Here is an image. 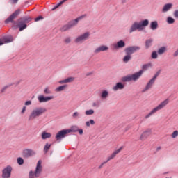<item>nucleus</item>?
I'll use <instances>...</instances> for the list:
<instances>
[{
    "mask_svg": "<svg viewBox=\"0 0 178 178\" xmlns=\"http://www.w3.org/2000/svg\"><path fill=\"white\" fill-rule=\"evenodd\" d=\"M113 158H114V157H113V156H112V154L110 155V156L107 158V160H106L105 162H104L103 163H102L101 166H103L104 165H105V163H108V162H109V161L113 159Z\"/></svg>",
    "mask_w": 178,
    "mask_h": 178,
    "instance_id": "a18cd8bd",
    "label": "nucleus"
},
{
    "mask_svg": "<svg viewBox=\"0 0 178 178\" xmlns=\"http://www.w3.org/2000/svg\"><path fill=\"white\" fill-rule=\"evenodd\" d=\"M18 1L19 0H10V3L13 4L17 3Z\"/></svg>",
    "mask_w": 178,
    "mask_h": 178,
    "instance_id": "5fc2aeb1",
    "label": "nucleus"
},
{
    "mask_svg": "<svg viewBox=\"0 0 178 178\" xmlns=\"http://www.w3.org/2000/svg\"><path fill=\"white\" fill-rule=\"evenodd\" d=\"M12 175V166L8 165L2 170V178H10Z\"/></svg>",
    "mask_w": 178,
    "mask_h": 178,
    "instance_id": "ddd939ff",
    "label": "nucleus"
},
{
    "mask_svg": "<svg viewBox=\"0 0 178 178\" xmlns=\"http://www.w3.org/2000/svg\"><path fill=\"white\" fill-rule=\"evenodd\" d=\"M152 59H158V52L153 51L151 54Z\"/></svg>",
    "mask_w": 178,
    "mask_h": 178,
    "instance_id": "c03bdc74",
    "label": "nucleus"
},
{
    "mask_svg": "<svg viewBox=\"0 0 178 178\" xmlns=\"http://www.w3.org/2000/svg\"><path fill=\"white\" fill-rule=\"evenodd\" d=\"M140 49L141 47L138 46H131L125 49V52L129 55H133L134 52H137V51H140Z\"/></svg>",
    "mask_w": 178,
    "mask_h": 178,
    "instance_id": "4468645a",
    "label": "nucleus"
},
{
    "mask_svg": "<svg viewBox=\"0 0 178 178\" xmlns=\"http://www.w3.org/2000/svg\"><path fill=\"white\" fill-rule=\"evenodd\" d=\"M156 77H158V74H156L152 79H151L146 84L145 87L143 89L142 92H147L148 90H151L152 86L155 83V80H156Z\"/></svg>",
    "mask_w": 178,
    "mask_h": 178,
    "instance_id": "6e6552de",
    "label": "nucleus"
},
{
    "mask_svg": "<svg viewBox=\"0 0 178 178\" xmlns=\"http://www.w3.org/2000/svg\"><path fill=\"white\" fill-rule=\"evenodd\" d=\"M67 134H69L67 129H63L61 131H59L56 135V141L60 143V141H62V139L65 138V137H66Z\"/></svg>",
    "mask_w": 178,
    "mask_h": 178,
    "instance_id": "9d476101",
    "label": "nucleus"
},
{
    "mask_svg": "<svg viewBox=\"0 0 178 178\" xmlns=\"http://www.w3.org/2000/svg\"><path fill=\"white\" fill-rule=\"evenodd\" d=\"M143 73H144V70H140L136 73L122 77V81L124 83H127V81H137L143 76Z\"/></svg>",
    "mask_w": 178,
    "mask_h": 178,
    "instance_id": "423d86ee",
    "label": "nucleus"
},
{
    "mask_svg": "<svg viewBox=\"0 0 178 178\" xmlns=\"http://www.w3.org/2000/svg\"><path fill=\"white\" fill-rule=\"evenodd\" d=\"M44 94H47V95H49V94L52 93V92L51 91V89L48 86L44 88Z\"/></svg>",
    "mask_w": 178,
    "mask_h": 178,
    "instance_id": "37998d69",
    "label": "nucleus"
},
{
    "mask_svg": "<svg viewBox=\"0 0 178 178\" xmlns=\"http://www.w3.org/2000/svg\"><path fill=\"white\" fill-rule=\"evenodd\" d=\"M50 149H51V144L46 143L44 147V154H47L49 151Z\"/></svg>",
    "mask_w": 178,
    "mask_h": 178,
    "instance_id": "e433bc0d",
    "label": "nucleus"
},
{
    "mask_svg": "<svg viewBox=\"0 0 178 178\" xmlns=\"http://www.w3.org/2000/svg\"><path fill=\"white\" fill-rule=\"evenodd\" d=\"M29 22H31V18H25L19 19L18 24L19 31H23V30L27 29V24H26V23Z\"/></svg>",
    "mask_w": 178,
    "mask_h": 178,
    "instance_id": "1a4fd4ad",
    "label": "nucleus"
},
{
    "mask_svg": "<svg viewBox=\"0 0 178 178\" xmlns=\"http://www.w3.org/2000/svg\"><path fill=\"white\" fill-rule=\"evenodd\" d=\"M32 104L33 102H31V100H28L25 102L24 105L25 106H30V105H31Z\"/></svg>",
    "mask_w": 178,
    "mask_h": 178,
    "instance_id": "8fccbe9b",
    "label": "nucleus"
},
{
    "mask_svg": "<svg viewBox=\"0 0 178 178\" xmlns=\"http://www.w3.org/2000/svg\"><path fill=\"white\" fill-rule=\"evenodd\" d=\"M149 67H152V64L151 63H147V64H145L142 66V69L141 70H148V69H149Z\"/></svg>",
    "mask_w": 178,
    "mask_h": 178,
    "instance_id": "f704fd0d",
    "label": "nucleus"
},
{
    "mask_svg": "<svg viewBox=\"0 0 178 178\" xmlns=\"http://www.w3.org/2000/svg\"><path fill=\"white\" fill-rule=\"evenodd\" d=\"M86 127H90V126H94L95 124V121L94 120H89L88 121H86L85 123Z\"/></svg>",
    "mask_w": 178,
    "mask_h": 178,
    "instance_id": "473e14b6",
    "label": "nucleus"
},
{
    "mask_svg": "<svg viewBox=\"0 0 178 178\" xmlns=\"http://www.w3.org/2000/svg\"><path fill=\"white\" fill-rule=\"evenodd\" d=\"M109 51V47L107 45H100L94 50V54H99L100 52H105Z\"/></svg>",
    "mask_w": 178,
    "mask_h": 178,
    "instance_id": "f3484780",
    "label": "nucleus"
},
{
    "mask_svg": "<svg viewBox=\"0 0 178 178\" xmlns=\"http://www.w3.org/2000/svg\"><path fill=\"white\" fill-rule=\"evenodd\" d=\"M121 2L122 3H126V2H127V0H121Z\"/></svg>",
    "mask_w": 178,
    "mask_h": 178,
    "instance_id": "e2e57ef3",
    "label": "nucleus"
},
{
    "mask_svg": "<svg viewBox=\"0 0 178 178\" xmlns=\"http://www.w3.org/2000/svg\"><path fill=\"white\" fill-rule=\"evenodd\" d=\"M44 17L42 16H39L35 19V22H40V20H42Z\"/></svg>",
    "mask_w": 178,
    "mask_h": 178,
    "instance_id": "3c124183",
    "label": "nucleus"
},
{
    "mask_svg": "<svg viewBox=\"0 0 178 178\" xmlns=\"http://www.w3.org/2000/svg\"><path fill=\"white\" fill-rule=\"evenodd\" d=\"M17 162L18 165H23V163H24V160L22 157H18L17 159Z\"/></svg>",
    "mask_w": 178,
    "mask_h": 178,
    "instance_id": "49530a36",
    "label": "nucleus"
},
{
    "mask_svg": "<svg viewBox=\"0 0 178 178\" xmlns=\"http://www.w3.org/2000/svg\"><path fill=\"white\" fill-rule=\"evenodd\" d=\"M174 17H175L176 19H178V10H176L174 12Z\"/></svg>",
    "mask_w": 178,
    "mask_h": 178,
    "instance_id": "603ef678",
    "label": "nucleus"
},
{
    "mask_svg": "<svg viewBox=\"0 0 178 178\" xmlns=\"http://www.w3.org/2000/svg\"><path fill=\"white\" fill-rule=\"evenodd\" d=\"M92 106H93L94 108H95V107H97V106H99V105L98 103H97V102H93V103H92Z\"/></svg>",
    "mask_w": 178,
    "mask_h": 178,
    "instance_id": "6e6d98bb",
    "label": "nucleus"
},
{
    "mask_svg": "<svg viewBox=\"0 0 178 178\" xmlns=\"http://www.w3.org/2000/svg\"><path fill=\"white\" fill-rule=\"evenodd\" d=\"M122 149H123V147H120L118 149L114 151L113 153L111 154V156H113V157L115 158V156H116V155H118V154H119L120 151H122Z\"/></svg>",
    "mask_w": 178,
    "mask_h": 178,
    "instance_id": "a19ab883",
    "label": "nucleus"
},
{
    "mask_svg": "<svg viewBox=\"0 0 178 178\" xmlns=\"http://www.w3.org/2000/svg\"><path fill=\"white\" fill-rule=\"evenodd\" d=\"M84 17H86V15H82L70 22L68 23V25L70 26V29H72V27H74V26H77V24L79 23V22H80L81 19H84Z\"/></svg>",
    "mask_w": 178,
    "mask_h": 178,
    "instance_id": "a211bd4d",
    "label": "nucleus"
},
{
    "mask_svg": "<svg viewBox=\"0 0 178 178\" xmlns=\"http://www.w3.org/2000/svg\"><path fill=\"white\" fill-rule=\"evenodd\" d=\"M169 104V99H165L163 102H161L159 105L154 107L147 115L145 116V119H148L152 115H155L156 112H159V111H162L165 106Z\"/></svg>",
    "mask_w": 178,
    "mask_h": 178,
    "instance_id": "20e7f679",
    "label": "nucleus"
},
{
    "mask_svg": "<svg viewBox=\"0 0 178 178\" xmlns=\"http://www.w3.org/2000/svg\"><path fill=\"white\" fill-rule=\"evenodd\" d=\"M8 88V86H4L3 88H2L1 89V92H5V90Z\"/></svg>",
    "mask_w": 178,
    "mask_h": 178,
    "instance_id": "4d7b16f0",
    "label": "nucleus"
},
{
    "mask_svg": "<svg viewBox=\"0 0 178 178\" xmlns=\"http://www.w3.org/2000/svg\"><path fill=\"white\" fill-rule=\"evenodd\" d=\"M5 44V42L3 41V39H0V46L3 45Z\"/></svg>",
    "mask_w": 178,
    "mask_h": 178,
    "instance_id": "13d9d810",
    "label": "nucleus"
},
{
    "mask_svg": "<svg viewBox=\"0 0 178 178\" xmlns=\"http://www.w3.org/2000/svg\"><path fill=\"white\" fill-rule=\"evenodd\" d=\"M148 24H149V21L148 19H144L140 22H135L129 28V33L131 34V33H134V31H137V30L138 31H143Z\"/></svg>",
    "mask_w": 178,
    "mask_h": 178,
    "instance_id": "f257e3e1",
    "label": "nucleus"
},
{
    "mask_svg": "<svg viewBox=\"0 0 178 178\" xmlns=\"http://www.w3.org/2000/svg\"><path fill=\"white\" fill-rule=\"evenodd\" d=\"M161 149H162V147L161 146H159L156 147V150L158 151H161Z\"/></svg>",
    "mask_w": 178,
    "mask_h": 178,
    "instance_id": "052dcab7",
    "label": "nucleus"
},
{
    "mask_svg": "<svg viewBox=\"0 0 178 178\" xmlns=\"http://www.w3.org/2000/svg\"><path fill=\"white\" fill-rule=\"evenodd\" d=\"M113 49L118 51V49H123L126 47V42L123 40L118 41L116 43L112 44Z\"/></svg>",
    "mask_w": 178,
    "mask_h": 178,
    "instance_id": "9b49d317",
    "label": "nucleus"
},
{
    "mask_svg": "<svg viewBox=\"0 0 178 178\" xmlns=\"http://www.w3.org/2000/svg\"><path fill=\"white\" fill-rule=\"evenodd\" d=\"M122 60L124 63H127L128 62L131 60V55H130L129 54H127V55L124 56Z\"/></svg>",
    "mask_w": 178,
    "mask_h": 178,
    "instance_id": "2f4dec72",
    "label": "nucleus"
},
{
    "mask_svg": "<svg viewBox=\"0 0 178 178\" xmlns=\"http://www.w3.org/2000/svg\"><path fill=\"white\" fill-rule=\"evenodd\" d=\"M90 32H86L81 34L74 39L75 44H83L84 41H87V40L90 38Z\"/></svg>",
    "mask_w": 178,
    "mask_h": 178,
    "instance_id": "0eeeda50",
    "label": "nucleus"
},
{
    "mask_svg": "<svg viewBox=\"0 0 178 178\" xmlns=\"http://www.w3.org/2000/svg\"><path fill=\"white\" fill-rule=\"evenodd\" d=\"M70 26L69 24L64 25L63 27L60 28V31H67V30H70Z\"/></svg>",
    "mask_w": 178,
    "mask_h": 178,
    "instance_id": "58836bf2",
    "label": "nucleus"
},
{
    "mask_svg": "<svg viewBox=\"0 0 178 178\" xmlns=\"http://www.w3.org/2000/svg\"><path fill=\"white\" fill-rule=\"evenodd\" d=\"M166 22H167L168 24H173L175 23V19L172 17H168Z\"/></svg>",
    "mask_w": 178,
    "mask_h": 178,
    "instance_id": "4c0bfd02",
    "label": "nucleus"
},
{
    "mask_svg": "<svg viewBox=\"0 0 178 178\" xmlns=\"http://www.w3.org/2000/svg\"><path fill=\"white\" fill-rule=\"evenodd\" d=\"M151 133H152V131L149 129L145 130L143 131V133L140 135V139L144 140L145 138H148L151 136Z\"/></svg>",
    "mask_w": 178,
    "mask_h": 178,
    "instance_id": "aec40b11",
    "label": "nucleus"
},
{
    "mask_svg": "<svg viewBox=\"0 0 178 178\" xmlns=\"http://www.w3.org/2000/svg\"><path fill=\"white\" fill-rule=\"evenodd\" d=\"M3 40L4 41V44H9L10 42H13V37H12V35H9L3 38Z\"/></svg>",
    "mask_w": 178,
    "mask_h": 178,
    "instance_id": "c85d7f7f",
    "label": "nucleus"
},
{
    "mask_svg": "<svg viewBox=\"0 0 178 178\" xmlns=\"http://www.w3.org/2000/svg\"><path fill=\"white\" fill-rule=\"evenodd\" d=\"M101 99H107L109 98V91L107 90H103L100 93Z\"/></svg>",
    "mask_w": 178,
    "mask_h": 178,
    "instance_id": "4be33fe9",
    "label": "nucleus"
},
{
    "mask_svg": "<svg viewBox=\"0 0 178 178\" xmlns=\"http://www.w3.org/2000/svg\"><path fill=\"white\" fill-rule=\"evenodd\" d=\"M52 99H54V96L44 97V95H40L38 97V101L40 104H42V102H48V101H51Z\"/></svg>",
    "mask_w": 178,
    "mask_h": 178,
    "instance_id": "dca6fc26",
    "label": "nucleus"
},
{
    "mask_svg": "<svg viewBox=\"0 0 178 178\" xmlns=\"http://www.w3.org/2000/svg\"><path fill=\"white\" fill-rule=\"evenodd\" d=\"M66 88H67V85L64 84V85H62V86H60L57 87L55 89V92H60L62 91H65V90H66Z\"/></svg>",
    "mask_w": 178,
    "mask_h": 178,
    "instance_id": "bb28decb",
    "label": "nucleus"
},
{
    "mask_svg": "<svg viewBox=\"0 0 178 178\" xmlns=\"http://www.w3.org/2000/svg\"><path fill=\"white\" fill-rule=\"evenodd\" d=\"M178 136V131L177 130H175L174 131L171 135H170V137L171 138H172V140H175L176 139V138Z\"/></svg>",
    "mask_w": 178,
    "mask_h": 178,
    "instance_id": "ea45409f",
    "label": "nucleus"
},
{
    "mask_svg": "<svg viewBox=\"0 0 178 178\" xmlns=\"http://www.w3.org/2000/svg\"><path fill=\"white\" fill-rule=\"evenodd\" d=\"M94 113H95V111H94V109H88L85 111V115L86 116H91L94 115Z\"/></svg>",
    "mask_w": 178,
    "mask_h": 178,
    "instance_id": "72a5a7b5",
    "label": "nucleus"
},
{
    "mask_svg": "<svg viewBox=\"0 0 178 178\" xmlns=\"http://www.w3.org/2000/svg\"><path fill=\"white\" fill-rule=\"evenodd\" d=\"M66 1H67V0H63V1H60L59 3H58L52 8V10H55V9H58V8H59V6H60L61 5H63V3H65V2H66Z\"/></svg>",
    "mask_w": 178,
    "mask_h": 178,
    "instance_id": "c9c22d12",
    "label": "nucleus"
},
{
    "mask_svg": "<svg viewBox=\"0 0 178 178\" xmlns=\"http://www.w3.org/2000/svg\"><path fill=\"white\" fill-rule=\"evenodd\" d=\"M169 104V99H165L163 102H161L159 105L154 107L147 115L145 116V119H148L152 115H155L156 112H159V111H162L165 106Z\"/></svg>",
    "mask_w": 178,
    "mask_h": 178,
    "instance_id": "7ed1b4c3",
    "label": "nucleus"
},
{
    "mask_svg": "<svg viewBox=\"0 0 178 178\" xmlns=\"http://www.w3.org/2000/svg\"><path fill=\"white\" fill-rule=\"evenodd\" d=\"M41 173H42V161L39 160L36 164L35 171H30L29 178H37L41 176Z\"/></svg>",
    "mask_w": 178,
    "mask_h": 178,
    "instance_id": "39448f33",
    "label": "nucleus"
},
{
    "mask_svg": "<svg viewBox=\"0 0 178 178\" xmlns=\"http://www.w3.org/2000/svg\"><path fill=\"white\" fill-rule=\"evenodd\" d=\"M124 89V83L122 82L117 83L112 88L113 91H119Z\"/></svg>",
    "mask_w": 178,
    "mask_h": 178,
    "instance_id": "6ab92c4d",
    "label": "nucleus"
},
{
    "mask_svg": "<svg viewBox=\"0 0 178 178\" xmlns=\"http://www.w3.org/2000/svg\"><path fill=\"white\" fill-rule=\"evenodd\" d=\"M172 7H173L172 3H167V4L164 5L162 8L163 13H166V12H169V10H170L171 8H172Z\"/></svg>",
    "mask_w": 178,
    "mask_h": 178,
    "instance_id": "5701e85b",
    "label": "nucleus"
},
{
    "mask_svg": "<svg viewBox=\"0 0 178 178\" xmlns=\"http://www.w3.org/2000/svg\"><path fill=\"white\" fill-rule=\"evenodd\" d=\"M152 42H154L153 39L146 40L145 43V49H148L151 48V47H152Z\"/></svg>",
    "mask_w": 178,
    "mask_h": 178,
    "instance_id": "a878e982",
    "label": "nucleus"
},
{
    "mask_svg": "<svg viewBox=\"0 0 178 178\" xmlns=\"http://www.w3.org/2000/svg\"><path fill=\"white\" fill-rule=\"evenodd\" d=\"M173 56L175 58L178 56V49L173 53Z\"/></svg>",
    "mask_w": 178,
    "mask_h": 178,
    "instance_id": "864d4df0",
    "label": "nucleus"
},
{
    "mask_svg": "<svg viewBox=\"0 0 178 178\" xmlns=\"http://www.w3.org/2000/svg\"><path fill=\"white\" fill-rule=\"evenodd\" d=\"M52 137V134L47 131H43L41 134L42 140H47V138H51Z\"/></svg>",
    "mask_w": 178,
    "mask_h": 178,
    "instance_id": "393cba45",
    "label": "nucleus"
},
{
    "mask_svg": "<svg viewBox=\"0 0 178 178\" xmlns=\"http://www.w3.org/2000/svg\"><path fill=\"white\" fill-rule=\"evenodd\" d=\"M67 131H68V134L70 133H77L79 131V127H77V125H74L71 127L70 129H67Z\"/></svg>",
    "mask_w": 178,
    "mask_h": 178,
    "instance_id": "cd10ccee",
    "label": "nucleus"
},
{
    "mask_svg": "<svg viewBox=\"0 0 178 178\" xmlns=\"http://www.w3.org/2000/svg\"><path fill=\"white\" fill-rule=\"evenodd\" d=\"M72 119H74L75 120H77L79 119H81L83 118V114H81V113L79 112V111H74L72 113Z\"/></svg>",
    "mask_w": 178,
    "mask_h": 178,
    "instance_id": "b1692460",
    "label": "nucleus"
},
{
    "mask_svg": "<svg viewBox=\"0 0 178 178\" xmlns=\"http://www.w3.org/2000/svg\"><path fill=\"white\" fill-rule=\"evenodd\" d=\"M26 109H27V107L26 106H24L21 111V115H24V113H26Z\"/></svg>",
    "mask_w": 178,
    "mask_h": 178,
    "instance_id": "09e8293b",
    "label": "nucleus"
},
{
    "mask_svg": "<svg viewBox=\"0 0 178 178\" xmlns=\"http://www.w3.org/2000/svg\"><path fill=\"white\" fill-rule=\"evenodd\" d=\"M150 29L151 30H156L158 29V22L157 21H153L150 23Z\"/></svg>",
    "mask_w": 178,
    "mask_h": 178,
    "instance_id": "7c9ffc66",
    "label": "nucleus"
},
{
    "mask_svg": "<svg viewBox=\"0 0 178 178\" xmlns=\"http://www.w3.org/2000/svg\"><path fill=\"white\" fill-rule=\"evenodd\" d=\"M64 42L65 44H70V42H72V38L71 37L65 38V40H64Z\"/></svg>",
    "mask_w": 178,
    "mask_h": 178,
    "instance_id": "de8ad7c7",
    "label": "nucleus"
},
{
    "mask_svg": "<svg viewBox=\"0 0 178 178\" xmlns=\"http://www.w3.org/2000/svg\"><path fill=\"white\" fill-rule=\"evenodd\" d=\"M74 80H75V78L74 76H70L65 79L59 81L58 84H67V83H73Z\"/></svg>",
    "mask_w": 178,
    "mask_h": 178,
    "instance_id": "412c9836",
    "label": "nucleus"
},
{
    "mask_svg": "<svg viewBox=\"0 0 178 178\" xmlns=\"http://www.w3.org/2000/svg\"><path fill=\"white\" fill-rule=\"evenodd\" d=\"M79 131V134L81 136V135H83V130L81 129H78V131Z\"/></svg>",
    "mask_w": 178,
    "mask_h": 178,
    "instance_id": "bf43d9fd",
    "label": "nucleus"
},
{
    "mask_svg": "<svg viewBox=\"0 0 178 178\" xmlns=\"http://www.w3.org/2000/svg\"><path fill=\"white\" fill-rule=\"evenodd\" d=\"M122 149H123V147H120L118 149L114 151L113 153L111 154V156H113V157L115 158V156H116V155H118V154H119L120 151H122Z\"/></svg>",
    "mask_w": 178,
    "mask_h": 178,
    "instance_id": "79ce46f5",
    "label": "nucleus"
},
{
    "mask_svg": "<svg viewBox=\"0 0 178 178\" xmlns=\"http://www.w3.org/2000/svg\"><path fill=\"white\" fill-rule=\"evenodd\" d=\"M35 155V152L31 149H25L22 152V156L24 158H30Z\"/></svg>",
    "mask_w": 178,
    "mask_h": 178,
    "instance_id": "2eb2a0df",
    "label": "nucleus"
},
{
    "mask_svg": "<svg viewBox=\"0 0 178 178\" xmlns=\"http://www.w3.org/2000/svg\"><path fill=\"white\" fill-rule=\"evenodd\" d=\"M92 72H88L86 74V76H92Z\"/></svg>",
    "mask_w": 178,
    "mask_h": 178,
    "instance_id": "680f3d73",
    "label": "nucleus"
},
{
    "mask_svg": "<svg viewBox=\"0 0 178 178\" xmlns=\"http://www.w3.org/2000/svg\"><path fill=\"white\" fill-rule=\"evenodd\" d=\"M47 112V108L44 107H35L33 108V110L31 111L29 115V120H35L37 118H40V116H42L43 113H45Z\"/></svg>",
    "mask_w": 178,
    "mask_h": 178,
    "instance_id": "f03ea898",
    "label": "nucleus"
},
{
    "mask_svg": "<svg viewBox=\"0 0 178 178\" xmlns=\"http://www.w3.org/2000/svg\"><path fill=\"white\" fill-rule=\"evenodd\" d=\"M19 15H20V9H17L10 17H8L5 20V23L6 24L12 23V22H13V20H15V19H16V17L19 16Z\"/></svg>",
    "mask_w": 178,
    "mask_h": 178,
    "instance_id": "f8f14e48",
    "label": "nucleus"
},
{
    "mask_svg": "<svg viewBox=\"0 0 178 178\" xmlns=\"http://www.w3.org/2000/svg\"><path fill=\"white\" fill-rule=\"evenodd\" d=\"M166 51H168L166 47H161L158 49L157 54L158 55H163Z\"/></svg>",
    "mask_w": 178,
    "mask_h": 178,
    "instance_id": "c756f323",
    "label": "nucleus"
}]
</instances>
